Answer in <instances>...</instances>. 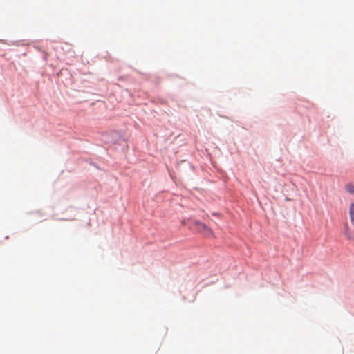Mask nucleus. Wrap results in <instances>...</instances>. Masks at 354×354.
<instances>
[{"instance_id":"f257e3e1","label":"nucleus","mask_w":354,"mask_h":354,"mask_svg":"<svg viewBox=\"0 0 354 354\" xmlns=\"http://www.w3.org/2000/svg\"><path fill=\"white\" fill-rule=\"evenodd\" d=\"M194 224L196 226L197 231L203 234L205 236L214 237V233L212 229L207 227L205 223L200 221H194Z\"/></svg>"},{"instance_id":"f03ea898","label":"nucleus","mask_w":354,"mask_h":354,"mask_svg":"<svg viewBox=\"0 0 354 354\" xmlns=\"http://www.w3.org/2000/svg\"><path fill=\"white\" fill-rule=\"evenodd\" d=\"M349 217L352 225L354 226V203H351L349 207Z\"/></svg>"},{"instance_id":"7ed1b4c3","label":"nucleus","mask_w":354,"mask_h":354,"mask_svg":"<svg viewBox=\"0 0 354 354\" xmlns=\"http://www.w3.org/2000/svg\"><path fill=\"white\" fill-rule=\"evenodd\" d=\"M344 235L349 240H352L354 238L353 235L352 234V233L350 231L348 224H346L344 226Z\"/></svg>"},{"instance_id":"20e7f679","label":"nucleus","mask_w":354,"mask_h":354,"mask_svg":"<svg viewBox=\"0 0 354 354\" xmlns=\"http://www.w3.org/2000/svg\"><path fill=\"white\" fill-rule=\"evenodd\" d=\"M346 189L351 194H354V185L352 183H348L346 186Z\"/></svg>"}]
</instances>
